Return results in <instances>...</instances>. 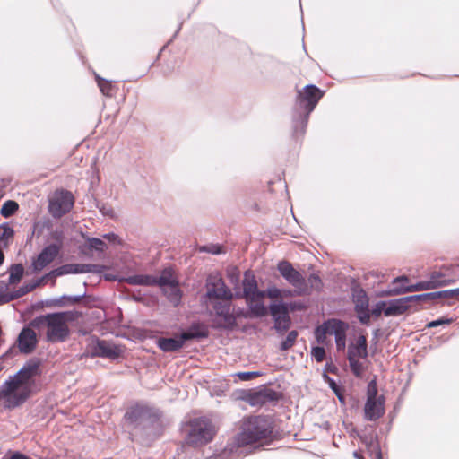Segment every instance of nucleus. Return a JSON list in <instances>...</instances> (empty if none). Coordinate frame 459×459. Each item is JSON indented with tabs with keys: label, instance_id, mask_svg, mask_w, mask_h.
Returning <instances> with one entry per match:
<instances>
[{
	"label": "nucleus",
	"instance_id": "nucleus-1",
	"mask_svg": "<svg viewBox=\"0 0 459 459\" xmlns=\"http://www.w3.org/2000/svg\"><path fill=\"white\" fill-rule=\"evenodd\" d=\"M39 373V362L30 359L19 372L10 377L0 387V401L4 407L13 409L23 403L30 395L34 377Z\"/></svg>",
	"mask_w": 459,
	"mask_h": 459
},
{
	"label": "nucleus",
	"instance_id": "nucleus-2",
	"mask_svg": "<svg viewBox=\"0 0 459 459\" xmlns=\"http://www.w3.org/2000/svg\"><path fill=\"white\" fill-rule=\"evenodd\" d=\"M72 320L73 315L70 312H57L37 316L30 325L39 331L46 329V339L50 342H58L68 337V323Z\"/></svg>",
	"mask_w": 459,
	"mask_h": 459
},
{
	"label": "nucleus",
	"instance_id": "nucleus-3",
	"mask_svg": "<svg viewBox=\"0 0 459 459\" xmlns=\"http://www.w3.org/2000/svg\"><path fill=\"white\" fill-rule=\"evenodd\" d=\"M268 420L261 416L250 417L243 420L241 430L236 437L238 446H246L268 438L271 435Z\"/></svg>",
	"mask_w": 459,
	"mask_h": 459
},
{
	"label": "nucleus",
	"instance_id": "nucleus-4",
	"mask_svg": "<svg viewBox=\"0 0 459 459\" xmlns=\"http://www.w3.org/2000/svg\"><path fill=\"white\" fill-rule=\"evenodd\" d=\"M323 95L324 91L313 84L306 85L304 88L298 91L297 105L300 111L294 126V130L297 134H302L305 132L309 115Z\"/></svg>",
	"mask_w": 459,
	"mask_h": 459
},
{
	"label": "nucleus",
	"instance_id": "nucleus-5",
	"mask_svg": "<svg viewBox=\"0 0 459 459\" xmlns=\"http://www.w3.org/2000/svg\"><path fill=\"white\" fill-rule=\"evenodd\" d=\"M186 432V443L194 446H199L212 439L215 429L208 419L197 418L188 423Z\"/></svg>",
	"mask_w": 459,
	"mask_h": 459
},
{
	"label": "nucleus",
	"instance_id": "nucleus-6",
	"mask_svg": "<svg viewBox=\"0 0 459 459\" xmlns=\"http://www.w3.org/2000/svg\"><path fill=\"white\" fill-rule=\"evenodd\" d=\"M277 269L281 275L294 288L295 295L300 296L308 293V284H307L306 279L290 263L281 261L278 264Z\"/></svg>",
	"mask_w": 459,
	"mask_h": 459
},
{
	"label": "nucleus",
	"instance_id": "nucleus-7",
	"mask_svg": "<svg viewBox=\"0 0 459 459\" xmlns=\"http://www.w3.org/2000/svg\"><path fill=\"white\" fill-rule=\"evenodd\" d=\"M74 196L68 191H56L49 199L48 211L55 218H60L68 212L74 205Z\"/></svg>",
	"mask_w": 459,
	"mask_h": 459
},
{
	"label": "nucleus",
	"instance_id": "nucleus-8",
	"mask_svg": "<svg viewBox=\"0 0 459 459\" xmlns=\"http://www.w3.org/2000/svg\"><path fill=\"white\" fill-rule=\"evenodd\" d=\"M206 296L211 299L230 300L233 294L217 273H212L206 281Z\"/></svg>",
	"mask_w": 459,
	"mask_h": 459
},
{
	"label": "nucleus",
	"instance_id": "nucleus-9",
	"mask_svg": "<svg viewBox=\"0 0 459 459\" xmlns=\"http://www.w3.org/2000/svg\"><path fill=\"white\" fill-rule=\"evenodd\" d=\"M352 299L355 305V310L358 314V318L362 324L368 323L370 314L368 311L369 300L367 293L361 288L356 286L352 290Z\"/></svg>",
	"mask_w": 459,
	"mask_h": 459
},
{
	"label": "nucleus",
	"instance_id": "nucleus-10",
	"mask_svg": "<svg viewBox=\"0 0 459 459\" xmlns=\"http://www.w3.org/2000/svg\"><path fill=\"white\" fill-rule=\"evenodd\" d=\"M60 251V246L50 244L47 246L33 260L32 267L35 272L43 270L57 256Z\"/></svg>",
	"mask_w": 459,
	"mask_h": 459
},
{
	"label": "nucleus",
	"instance_id": "nucleus-11",
	"mask_svg": "<svg viewBox=\"0 0 459 459\" xmlns=\"http://www.w3.org/2000/svg\"><path fill=\"white\" fill-rule=\"evenodd\" d=\"M270 312L274 320V327L278 332H284L290 326V316L284 303L272 304Z\"/></svg>",
	"mask_w": 459,
	"mask_h": 459
},
{
	"label": "nucleus",
	"instance_id": "nucleus-12",
	"mask_svg": "<svg viewBox=\"0 0 459 459\" xmlns=\"http://www.w3.org/2000/svg\"><path fill=\"white\" fill-rule=\"evenodd\" d=\"M126 420L134 429L145 427L150 421V413L147 408L143 406H135L130 409L126 414Z\"/></svg>",
	"mask_w": 459,
	"mask_h": 459
},
{
	"label": "nucleus",
	"instance_id": "nucleus-13",
	"mask_svg": "<svg viewBox=\"0 0 459 459\" xmlns=\"http://www.w3.org/2000/svg\"><path fill=\"white\" fill-rule=\"evenodd\" d=\"M192 338H194V334L183 333L175 338H160L157 341V344L158 347L165 352L176 351L182 348L187 340Z\"/></svg>",
	"mask_w": 459,
	"mask_h": 459
},
{
	"label": "nucleus",
	"instance_id": "nucleus-14",
	"mask_svg": "<svg viewBox=\"0 0 459 459\" xmlns=\"http://www.w3.org/2000/svg\"><path fill=\"white\" fill-rule=\"evenodd\" d=\"M98 265L86 264H66L53 271V273L56 276H62L65 274H79L86 273H97Z\"/></svg>",
	"mask_w": 459,
	"mask_h": 459
},
{
	"label": "nucleus",
	"instance_id": "nucleus-15",
	"mask_svg": "<svg viewBox=\"0 0 459 459\" xmlns=\"http://www.w3.org/2000/svg\"><path fill=\"white\" fill-rule=\"evenodd\" d=\"M17 342L22 352L30 353L37 345V334L31 328L24 327L20 333Z\"/></svg>",
	"mask_w": 459,
	"mask_h": 459
},
{
	"label": "nucleus",
	"instance_id": "nucleus-16",
	"mask_svg": "<svg viewBox=\"0 0 459 459\" xmlns=\"http://www.w3.org/2000/svg\"><path fill=\"white\" fill-rule=\"evenodd\" d=\"M330 335H334L336 348L344 351L346 346V331L348 325L337 319L329 320Z\"/></svg>",
	"mask_w": 459,
	"mask_h": 459
},
{
	"label": "nucleus",
	"instance_id": "nucleus-17",
	"mask_svg": "<svg viewBox=\"0 0 459 459\" xmlns=\"http://www.w3.org/2000/svg\"><path fill=\"white\" fill-rule=\"evenodd\" d=\"M385 399L383 396H378L377 399L369 400L366 402L364 407L365 418L368 420H376L383 416L385 413Z\"/></svg>",
	"mask_w": 459,
	"mask_h": 459
},
{
	"label": "nucleus",
	"instance_id": "nucleus-18",
	"mask_svg": "<svg viewBox=\"0 0 459 459\" xmlns=\"http://www.w3.org/2000/svg\"><path fill=\"white\" fill-rule=\"evenodd\" d=\"M368 357L367 339L364 335H359L354 342L348 347L347 359H366Z\"/></svg>",
	"mask_w": 459,
	"mask_h": 459
},
{
	"label": "nucleus",
	"instance_id": "nucleus-19",
	"mask_svg": "<svg viewBox=\"0 0 459 459\" xmlns=\"http://www.w3.org/2000/svg\"><path fill=\"white\" fill-rule=\"evenodd\" d=\"M437 289V285L429 282V281H422L412 285L397 286L389 290L390 295H400L408 292L422 291Z\"/></svg>",
	"mask_w": 459,
	"mask_h": 459
},
{
	"label": "nucleus",
	"instance_id": "nucleus-20",
	"mask_svg": "<svg viewBox=\"0 0 459 459\" xmlns=\"http://www.w3.org/2000/svg\"><path fill=\"white\" fill-rule=\"evenodd\" d=\"M262 294H265V292L258 290L255 276L246 273L243 280V295L245 299H252V297H259Z\"/></svg>",
	"mask_w": 459,
	"mask_h": 459
},
{
	"label": "nucleus",
	"instance_id": "nucleus-21",
	"mask_svg": "<svg viewBox=\"0 0 459 459\" xmlns=\"http://www.w3.org/2000/svg\"><path fill=\"white\" fill-rule=\"evenodd\" d=\"M212 307L216 315L221 317L226 325H230L234 324L235 317L230 312V300L218 299L213 303Z\"/></svg>",
	"mask_w": 459,
	"mask_h": 459
},
{
	"label": "nucleus",
	"instance_id": "nucleus-22",
	"mask_svg": "<svg viewBox=\"0 0 459 459\" xmlns=\"http://www.w3.org/2000/svg\"><path fill=\"white\" fill-rule=\"evenodd\" d=\"M246 455L244 446H238L236 438L217 455L216 459H241Z\"/></svg>",
	"mask_w": 459,
	"mask_h": 459
},
{
	"label": "nucleus",
	"instance_id": "nucleus-23",
	"mask_svg": "<svg viewBox=\"0 0 459 459\" xmlns=\"http://www.w3.org/2000/svg\"><path fill=\"white\" fill-rule=\"evenodd\" d=\"M409 308L407 297L392 300L384 310L385 316H398L403 314Z\"/></svg>",
	"mask_w": 459,
	"mask_h": 459
},
{
	"label": "nucleus",
	"instance_id": "nucleus-24",
	"mask_svg": "<svg viewBox=\"0 0 459 459\" xmlns=\"http://www.w3.org/2000/svg\"><path fill=\"white\" fill-rule=\"evenodd\" d=\"M95 353L100 357L115 359L119 356V349L106 341H100L97 343Z\"/></svg>",
	"mask_w": 459,
	"mask_h": 459
},
{
	"label": "nucleus",
	"instance_id": "nucleus-25",
	"mask_svg": "<svg viewBox=\"0 0 459 459\" xmlns=\"http://www.w3.org/2000/svg\"><path fill=\"white\" fill-rule=\"evenodd\" d=\"M264 297L265 294H262L259 297H252V299H246L253 316L261 317L267 314V308L263 301Z\"/></svg>",
	"mask_w": 459,
	"mask_h": 459
},
{
	"label": "nucleus",
	"instance_id": "nucleus-26",
	"mask_svg": "<svg viewBox=\"0 0 459 459\" xmlns=\"http://www.w3.org/2000/svg\"><path fill=\"white\" fill-rule=\"evenodd\" d=\"M161 290L171 303L175 306L179 303L181 299V290H179L178 281L171 285L163 287Z\"/></svg>",
	"mask_w": 459,
	"mask_h": 459
},
{
	"label": "nucleus",
	"instance_id": "nucleus-27",
	"mask_svg": "<svg viewBox=\"0 0 459 459\" xmlns=\"http://www.w3.org/2000/svg\"><path fill=\"white\" fill-rule=\"evenodd\" d=\"M126 281L132 285L152 286L156 284V277L149 275H134L128 277Z\"/></svg>",
	"mask_w": 459,
	"mask_h": 459
},
{
	"label": "nucleus",
	"instance_id": "nucleus-28",
	"mask_svg": "<svg viewBox=\"0 0 459 459\" xmlns=\"http://www.w3.org/2000/svg\"><path fill=\"white\" fill-rule=\"evenodd\" d=\"M178 281L176 280L174 276V273L172 269L168 268L162 271L160 276L159 278H156V284L159 285L161 289L163 287H166L168 285H171Z\"/></svg>",
	"mask_w": 459,
	"mask_h": 459
},
{
	"label": "nucleus",
	"instance_id": "nucleus-29",
	"mask_svg": "<svg viewBox=\"0 0 459 459\" xmlns=\"http://www.w3.org/2000/svg\"><path fill=\"white\" fill-rule=\"evenodd\" d=\"M95 77L101 93L108 97L112 96L115 88L113 82L110 81L104 80L97 74Z\"/></svg>",
	"mask_w": 459,
	"mask_h": 459
},
{
	"label": "nucleus",
	"instance_id": "nucleus-30",
	"mask_svg": "<svg viewBox=\"0 0 459 459\" xmlns=\"http://www.w3.org/2000/svg\"><path fill=\"white\" fill-rule=\"evenodd\" d=\"M9 273V282L11 284H14L21 281L24 273V269L21 264H15L10 267Z\"/></svg>",
	"mask_w": 459,
	"mask_h": 459
},
{
	"label": "nucleus",
	"instance_id": "nucleus-31",
	"mask_svg": "<svg viewBox=\"0 0 459 459\" xmlns=\"http://www.w3.org/2000/svg\"><path fill=\"white\" fill-rule=\"evenodd\" d=\"M33 288H34V286H23V287L20 288V290L14 293L4 295L3 297L0 298V303L8 302L10 300L20 298V297L25 295L26 293L30 292V290H32Z\"/></svg>",
	"mask_w": 459,
	"mask_h": 459
},
{
	"label": "nucleus",
	"instance_id": "nucleus-32",
	"mask_svg": "<svg viewBox=\"0 0 459 459\" xmlns=\"http://www.w3.org/2000/svg\"><path fill=\"white\" fill-rule=\"evenodd\" d=\"M307 284H308V293L312 290H320L322 289L323 283L320 277L315 273L311 274L307 280H306Z\"/></svg>",
	"mask_w": 459,
	"mask_h": 459
},
{
	"label": "nucleus",
	"instance_id": "nucleus-33",
	"mask_svg": "<svg viewBox=\"0 0 459 459\" xmlns=\"http://www.w3.org/2000/svg\"><path fill=\"white\" fill-rule=\"evenodd\" d=\"M18 209V204L14 201H6L1 208V215L7 218L13 214Z\"/></svg>",
	"mask_w": 459,
	"mask_h": 459
},
{
	"label": "nucleus",
	"instance_id": "nucleus-34",
	"mask_svg": "<svg viewBox=\"0 0 459 459\" xmlns=\"http://www.w3.org/2000/svg\"><path fill=\"white\" fill-rule=\"evenodd\" d=\"M330 335V326L329 320L324 323L322 325L316 328V338L318 342L323 343L325 342V336Z\"/></svg>",
	"mask_w": 459,
	"mask_h": 459
},
{
	"label": "nucleus",
	"instance_id": "nucleus-35",
	"mask_svg": "<svg viewBox=\"0 0 459 459\" xmlns=\"http://www.w3.org/2000/svg\"><path fill=\"white\" fill-rule=\"evenodd\" d=\"M13 230L7 223L0 225V242H7L13 236Z\"/></svg>",
	"mask_w": 459,
	"mask_h": 459
},
{
	"label": "nucleus",
	"instance_id": "nucleus-36",
	"mask_svg": "<svg viewBox=\"0 0 459 459\" xmlns=\"http://www.w3.org/2000/svg\"><path fill=\"white\" fill-rule=\"evenodd\" d=\"M409 303L411 302H418V301H431L436 299V292H429V293H424V294H419V295H413V296H408L407 297Z\"/></svg>",
	"mask_w": 459,
	"mask_h": 459
},
{
	"label": "nucleus",
	"instance_id": "nucleus-37",
	"mask_svg": "<svg viewBox=\"0 0 459 459\" xmlns=\"http://www.w3.org/2000/svg\"><path fill=\"white\" fill-rule=\"evenodd\" d=\"M297 337H298L297 331H290L288 333L286 339L281 343V350L288 351L289 349H290L294 345Z\"/></svg>",
	"mask_w": 459,
	"mask_h": 459
},
{
	"label": "nucleus",
	"instance_id": "nucleus-38",
	"mask_svg": "<svg viewBox=\"0 0 459 459\" xmlns=\"http://www.w3.org/2000/svg\"><path fill=\"white\" fill-rule=\"evenodd\" d=\"M350 368L356 377H360L364 371V365L357 359H348Z\"/></svg>",
	"mask_w": 459,
	"mask_h": 459
},
{
	"label": "nucleus",
	"instance_id": "nucleus-39",
	"mask_svg": "<svg viewBox=\"0 0 459 459\" xmlns=\"http://www.w3.org/2000/svg\"><path fill=\"white\" fill-rule=\"evenodd\" d=\"M88 247L91 249H94L102 252L107 247L106 243L100 238H91L88 239Z\"/></svg>",
	"mask_w": 459,
	"mask_h": 459
},
{
	"label": "nucleus",
	"instance_id": "nucleus-40",
	"mask_svg": "<svg viewBox=\"0 0 459 459\" xmlns=\"http://www.w3.org/2000/svg\"><path fill=\"white\" fill-rule=\"evenodd\" d=\"M429 281V282H432L433 284L437 285V288L446 286L449 282L448 281L444 280L442 273L438 272L433 273Z\"/></svg>",
	"mask_w": 459,
	"mask_h": 459
},
{
	"label": "nucleus",
	"instance_id": "nucleus-41",
	"mask_svg": "<svg viewBox=\"0 0 459 459\" xmlns=\"http://www.w3.org/2000/svg\"><path fill=\"white\" fill-rule=\"evenodd\" d=\"M265 296L269 297L270 299H281L283 298V290H281L275 286H270L268 289L264 291Z\"/></svg>",
	"mask_w": 459,
	"mask_h": 459
},
{
	"label": "nucleus",
	"instance_id": "nucleus-42",
	"mask_svg": "<svg viewBox=\"0 0 459 459\" xmlns=\"http://www.w3.org/2000/svg\"><path fill=\"white\" fill-rule=\"evenodd\" d=\"M377 387L375 380H372L368 385L367 401L377 399Z\"/></svg>",
	"mask_w": 459,
	"mask_h": 459
},
{
	"label": "nucleus",
	"instance_id": "nucleus-43",
	"mask_svg": "<svg viewBox=\"0 0 459 459\" xmlns=\"http://www.w3.org/2000/svg\"><path fill=\"white\" fill-rule=\"evenodd\" d=\"M311 355L317 362H322L325 357V351L323 347H314Z\"/></svg>",
	"mask_w": 459,
	"mask_h": 459
},
{
	"label": "nucleus",
	"instance_id": "nucleus-44",
	"mask_svg": "<svg viewBox=\"0 0 459 459\" xmlns=\"http://www.w3.org/2000/svg\"><path fill=\"white\" fill-rule=\"evenodd\" d=\"M237 376L242 381H248L254 377L261 376V373L258 371L238 372L237 373Z\"/></svg>",
	"mask_w": 459,
	"mask_h": 459
},
{
	"label": "nucleus",
	"instance_id": "nucleus-45",
	"mask_svg": "<svg viewBox=\"0 0 459 459\" xmlns=\"http://www.w3.org/2000/svg\"><path fill=\"white\" fill-rule=\"evenodd\" d=\"M385 307H386V302L379 301L374 306L371 313L374 316H379L382 313H384V310L385 309Z\"/></svg>",
	"mask_w": 459,
	"mask_h": 459
},
{
	"label": "nucleus",
	"instance_id": "nucleus-46",
	"mask_svg": "<svg viewBox=\"0 0 459 459\" xmlns=\"http://www.w3.org/2000/svg\"><path fill=\"white\" fill-rule=\"evenodd\" d=\"M200 250L204 251V252L211 253V254H213V255H218V254H221L222 252L221 247L218 246V245L204 246V247H202L200 248Z\"/></svg>",
	"mask_w": 459,
	"mask_h": 459
},
{
	"label": "nucleus",
	"instance_id": "nucleus-47",
	"mask_svg": "<svg viewBox=\"0 0 459 459\" xmlns=\"http://www.w3.org/2000/svg\"><path fill=\"white\" fill-rule=\"evenodd\" d=\"M451 322H452V319H437V320H434V321L429 322L427 325V327L433 328V327H437V326L442 325L444 324H450Z\"/></svg>",
	"mask_w": 459,
	"mask_h": 459
},
{
	"label": "nucleus",
	"instance_id": "nucleus-48",
	"mask_svg": "<svg viewBox=\"0 0 459 459\" xmlns=\"http://www.w3.org/2000/svg\"><path fill=\"white\" fill-rule=\"evenodd\" d=\"M454 289L453 290H441V291H436V298L437 299H440V298H454L455 295H454Z\"/></svg>",
	"mask_w": 459,
	"mask_h": 459
},
{
	"label": "nucleus",
	"instance_id": "nucleus-49",
	"mask_svg": "<svg viewBox=\"0 0 459 459\" xmlns=\"http://www.w3.org/2000/svg\"><path fill=\"white\" fill-rule=\"evenodd\" d=\"M370 449L375 454L374 459H381V453L377 444H371Z\"/></svg>",
	"mask_w": 459,
	"mask_h": 459
},
{
	"label": "nucleus",
	"instance_id": "nucleus-50",
	"mask_svg": "<svg viewBox=\"0 0 459 459\" xmlns=\"http://www.w3.org/2000/svg\"><path fill=\"white\" fill-rule=\"evenodd\" d=\"M408 281H409V278L407 276H405V275H402V276H398V277L394 278L393 280L392 283L394 285H396V284H398L400 282H408Z\"/></svg>",
	"mask_w": 459,
	"mask_h": 459
},
{
	"label": "nucleus",
	"instance_id": "nucleus-51",
	"mask_svg": "<svg viewBox=\"0 0 459 459\" xmlns=\"http://www.w3.org/2000/svg\"><path fill=\"white\" fill-rule=\"evenodd\" d=\"M104 238L108 240L109 242L115 243L117 240V236L114 233H108L103 236Z\"/></svg>",
	"mask_w": 459,
	"mask_h": 459
},
{
	"label": "nucleus",
	"instance_id": "nucleus-52",
	"mask_svg": "<svg viewBox=\"0 0 459 459\" xmlns=\"http://www.w3.org/2000/svg\"><path fill=\"white\" fill-rule=\"evenodd\" d=\"M11 459H30V458L26 456L25 455H22V454L17 452V453H14L11 456Z\"/></svg>",
	"mask_w": 459,
	"mask_h": 459
},
{
	"label": "nucleus",
	"instance_id": "nucleus-53",
	"mask_svg": "<svg viewBox=\"0 0 459 459\" xmlns=\"http://www.w3.org/2000/svg\"><path fill=\"white\" fill-rule=\"evenodd\" d=\"M101 212L103 214L110 216V217H112L113 213H114V212L111 209H106L104 207L101 209Z\"/></svg>",
	"mask_w": 459,
	"mask_h": 459
},
{
	"label": "nucleus",
	"instance_id": "nucleus-54",
	"mask_svg": "<svg viewBox=\"0 0 459 459\" xmlns=\"http://www.w3.org/2000/svg\"><path fill=\"white\" fill-rule=\"evenodd\" d=\"M327 379L329 381V385H330L331 388L336 392V384H335V382L333 379L329 378V377H327Z\"/></svg>",
	"mask_w": 459,
	"mask_h": 459
},
{
	"label": "nucleus",
	"instance_id": "nucleus-55",
	"mask_svg": "<svg viewBox=\"0 0 459 459\" xmlns=\"http://www.w3.org/2000/svg\"><path fill=\"white\" fill-rule=\"evenodd\" d=\"M283 297H286V296H291L293 294H295L294 290L291 291V290H283Z\"/></svg>",
	"mask_w": 459,
	"mask_h": 459
},
{
	"label": "nucleus",
	"instance_id": "nucleus-56",
	"mask_svg": "<svg viewBox=\"0 0 459 459\" xmlns=\"http://www.w3.org/2000/svg\"><path fill=\"white\" fill-rule=\"evenodd\" d=\"M454 290H455V291H454V295H455L454 298H459V288L454 289Z\"/></svg>",
	"mask_w": 459,
	"mask_h": 459
},
{
	"label": "nucleus",
	"instance_id": "nucleus-57",
	"mask_svg": "<svg viewBox=\"0 0 459 459\" xmlns=\"http://www.w3.org/2000/svg\"><path fill=\"white\" fill-rule=\"evenodd\" d=\"M4 368V363L3 361L0 359V372L3 370Z\"/></svg>",
	"mask_w": 459,
	"mask_h": 459
},
{
	"label": "nucleus",
	"instance_id": "nucleus-58",
	"mask_svg": "<svg viewBox=\"0 0 459 459\" xmlns=\"http://www.w3.org/2000/svg\"><path fill=\"white\" fill-rule=\"evenodd\" d=\"M353 455H354V456H355L356 458H358V459H364V458H362V457H359V454H358L357 452H354V454H353Z\"/></svg>",
	"mask_w": 459,
	"mask_h": 459
},
{
	"label": "nucleus",
	"instance_id": "nucleus-59",
	"mask_svg": "<svg viewBox=\"0 0 459 459\" xmlns=\"http://www.w3.org/2000/svg\"><path fill=\"white\" fill-rule=\"evenodd\" d=\"M80 299H81V297H75V298H74V301H79V300H80Z\"/></svg>",
	"mask_w": 459,
	"mask_h": 459
},
{
	"label": "nucleus",
	"instance_id": "nucleus-60",
	"mask_svg": "<svg viewBox=\"0 0 459 459\" xmlns=\"http://www.w3.org/2000/svg\"><path fill=\"white\" fill-rule=\"evenodd\" d=\"M4 287V282H0V289Z\"/></svg>",
	"mask_w": 459,
	"mask_h": 459
}]
</instances>
